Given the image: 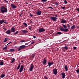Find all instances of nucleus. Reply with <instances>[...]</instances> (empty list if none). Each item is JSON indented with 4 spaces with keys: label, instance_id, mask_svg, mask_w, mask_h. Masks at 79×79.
<instances>
[{
    "label": "nucleus",
    "instance_id": "nucleus-55",
    "mask_svg": "<svg viewBox=\"0 0 79 79\" xmlns=\"http://www.w3.org/2000/svg\"><path fill=\"white\" fill-rule=\"evenodd\" d=\"M31 66H33V64H31Z\"/></svg>",
    "mask_w": 79,
    "mask_h": 79
},
{
    "label": "nucleus",
    "instance_id": "nucleus-5",
    "mask_svg": "<svg viewBox=\"0 0 79 79\" xmlns=\"http://www.w3.org/2000/svg\"><path fill=\"white\" fill-rule=\"evenodd\" d=\"M50 19L51 20H52V21H56L58 19V18L54 16H52L50 17Z\"/></svg>",
    "mask_w": 79,
    "mask_h": 79
},
{
    "label": "nucleus",
    "instance_id": "nucleus-38",
    "mask_svg": "<svg viewBox=\"0 0 79 79\" xmlns=\"http://www.w3.org/2000/svg\"><path fill=\"white\" fill-rule=\"evenodd\" d=\"M33 55L34 54H33V55L31 56V58H34V57L35 56V55Z\"/></svg>",
    "mask_w": 79,
    "mask_h": 79
},
{
    "label": "nucleus",
    "instance_id": "nucleus-32",
    "mask_svg": "<svg viewBox=\"0 0 79 79\" xmlns=\"http://www.w3.org/2000/svg\"><path fill=\"white\" fill-rule=\"evenodd\" d=\"M7 40H8L7 38H5V40H4V42H6V41H7Z\"/></svg>",
    "mask_w": 79,
    "mask_h": 79
},
{
    "label": "nucleus",
    "instance_id": "nucleus-4",
    "mask_svg": "<svg viewBox=\"0 0 79 79\" xmlns=\"http://www.w3.org/2000/svg\"><path fill=\"white\" fill-rule=\"evenodd\" d=\"M39 31L40 33H41V32H44L45 31V29L43 27H42L39 29Z\"/></svg>",
    "mask_w": 79,
    "mask_h": 79
},
{
    "label": "nucleus",
    "instance_id": "nucleus-18",
    "mask_svg": "<svg viewBox=\"0 0 79 79\" xmlns=\"http://www.w3.org/2000/svg\"><path fill=\"white\" fill-rule=\"evenodd\" d=\"M21 31L22 32H23V33H24V34H26L27 32H28V31L27 30H22Z\"/></svg>",
    "mask_w": 79,
    "mask_h": 79
},
{
    "label": "nucleus",
    "instance_id": "nucleus-61",
    "mask_svg": "<svg viewBox=\"0 0 79 79\" xmlns=\"http://www.w3.org/2000/svg\"><path fill=\"white\" fill-rule=\"evenodd\" d=\"M22 61L23 62V61Z\"/></svg>",
    "mask_w": 79,
    "mask_h": 79
},
{
    "label": "nucleus",
    "instance_id": "nucleus-43",
    "mask_svg": "<svg viewBox=\"0 0 79 79\" xmlns=\"http://www.w3.org/2000/svg\"><path fill=\"white\" fill-rule=\"evenodd\" d=\"M4 23H5V24H8V23H6V21L4 22Z\"/></svg>",
    "mask_w": 79,
    "mask_h": 79
},
{
    "label": "nucleus",
    "instance_id": "nucleus-42",
    "mask_svg": "<svg viewBox=\"0 0 79 79\" xmlns=\"http://www.w3.org/2000/svg\"><path fill=\"white\" fill-rule=\"evenodd\" d=\"M44 78H45V79H48V78L47 77V76H44Z\"/></svg>",
    "mask_w": 79,
    "mask_h": 79
},
{
    "label": "nucleus",
    "instance_id": "nucleus-2",
    "mask_svg": "<svg viewBox=\"0 0 79 79\" xmlns=\"http://www.w3.org/2000/svg\"><path fill=\"white\" fill-rule=\"evenodd\" d=\"M0 10L2 13H6L8 11L7 8H5L4 6H2L1 7Z\"/></svg>",
    "mask_w": 79,
    "mask_h": 79
},
{
    "label": "nucleus",
    "instance_id": "nucleus-59",
    "mask_svg": "<svg viewBox=\"0 0 79 79\" xmlns=\"http://www.w3.org/2000/svg\"><path fill=\"white\" fill-rule=\"evenodd\" d=\"M4 22H5L6 21V20H4Z\"/></svg>",
    "mask_w": 79,
    "mask_h": 79
},
{
    "label": "nucleus",
    "instance_id": "nucleus-37",
    "mask_svg": "<svg viewBox=\"0 0 79 79\" xmlns=\"http://www.w3.org/2000/svg\"><path fill=\"white\" fill-rule=\"evenodd\" d=\"M55 5H56V6H58V5H59V4H58V3L57 2H56Z\"/></svg>",
    "mask_w": 79,
    "mask_h": 79
},
{
    "label": "nucleus",
    "instance_id": "nucleus-34",
    "mask_svg": "<svg viewBox=\"0 0 79 79\" xmlns=\"http://www.w3.org/2000/svg\"><path fill=\"white\" fill-rule=\"evenodd\" d=\"M76 72L77 73V74H79V69H78L76 70Z\"/></svg>",
    "mask_w": 79,
    "mask_h": 79
},
{
    "label": "nucleus",
    "instance_id": "nucleus-15",
    "mask_svg": "<svg viewBox=\"0 0 79 79\" xmlns=\"http://www.w3.org/2000/svg\"><path fill=\"white\" fill-rule=\"evenodd\" d=\"M76 28V26L73 25L72 26L71 28H70V30H74V29Z\"/></svg>",
    "mask_w": 79,
    "mask_h": 79
},
{
    "label": "nucleus",
    "instance_id": "nucleus-30",
    "mask_svg": "<svg viewBox=\"0 0 79 79\" xmlns=\"http://www.w3.org/2000/svg\"><path fill=\"white\" fill-rule=\"evenodd\" d=\"M67 27L68 28H69L71 27V25L69 24L67 25Z\"/></svg>",
    "mask_w": 79,
    "mask_h": 79
},
{
    "label": "nucleus",
    "instance_id": "nucleus-10",
    "mask_svg": "<svg viewBox=\"0 0 79 79\" xmlns=\"http://www.w3.org/2000/svg\"><path fill=\"white\" fill-rule=\"evenodd\" d=\"M11 7L12 8H13V9H16V7H17V6H15V5L14 4H11Z\"/></svg>",
    "mask_w": 79,
    "mask_h": 79
},
{
    "label": "nucleus",
    "instance_id": "nucleus-27",
    "mask_svg": "<svg viewBox=\"0 0 79 79\" xmlns=\"http://www.w3.org/2000/svg\"><path fill=\"white\" fill-rule=\"evenodd\" d=\"M23 24L25 25V27H27V26H28L27 24V23H23Z\"/></svg>",
    "mask_w": 79,
    "mask_h": 79
},
{
    "label": "nucleus",
    "instance_id": "nucleus-26",
    "mask_svg": "<svg viewBox=\"0 0 79 79\" xmlns=\"http://www.w3.org/2000/svg\"><path fill=\"white\" fill-rule=\"evenodd\" d=\"M21 66V64H19V65L18 66L17 68V70H18L19 69V68H20V66Z\"/></svg>",
    "mask_w": 79,
    "mask_h": 79
},
{
    "label": "nucleus",
    "instance_id": "nucleus-7",
    "mask_svg": "<svg viewBox=\"0 0 79 79\" xmlns=\"http://www.w3.org/2000/svg\"><path fill=\"white\" fill-rule=\"evenodd\" d=\"M42 62L43 65H47V60L46 59L43 60Z\"/></svg>",
    "mask_w": 79,
    "mask_h": 79
},
{
    "label": "nucleus",
    "instance_id": "nucleus-33",
    "mask_svg": "<svg viewBox=\"0 0 79 79\" xmlns=\"http://www.w3.org/2000/svg\"><path fill=\"white\" fill-rule=\"evenodd\" d=\"M20 42H21V43H23V42H26V41L25 40H20Z\"/></svg>",
    "mask_w": 79,
    "mask_h": 79
},
{
    "label": "nucleus",
    "instance_id": "nucleus-14",
    "mask_svg": "<svg viewBox=\"0 0 79 79\" xmlns=\"http://www.w3.org/2000/svg\"><path fill=\"white\" fill-rule=\"evenodd\" d=\"M66 77V75H65V73H62V77L63 79H64Z\"/></svg>",
    "mask_w": 79,
    "mask_h": 79
},
{
    "label": "nucleus",
    "instance_id": "nucleus-60",
    "mask_svg": "<svg viewBox=\"0 0 79 79\" xmlns=\"http://www.w3.org/2000/svg\"><path fill=\"white\" fill-rule=\"evenodd\" d=\"M27 4H28V3L27 2H26Z\"/></svg>",
    "mask_w": 79,
    "mask_h": 79
},
{
    "label": "nucleus",
    "instance_id": "nucleus-57",
    "mask_svg": "<svg viewBox=\"0 0 79 79\" xmlns=\"http://www.w3.org/2000/svg\"><path fill=\"white\" fill-rule=\"evenodd\" d=\"M55 16H56V17H57V15H55Z\"/></svg>",
    "mask_w": 79,
    "mask_h": 79
},
{
    "label": "nucleus",
    "instance_id": "nucleus-3",
    "mask_svg": "<svg viewBox=\"0 0 79 79\" xmlns=\"http://www.w3.org/2000/svg\"><path fill=\"white\" fill-rule=\"evenodd\" d=\"M25 48H26V46L25 45H23L19 47V48H18L19 49L18 50V51L19 52V51H20L21 49H24Z\"/></svg>",
    "mask_w": 79,
    "mask_h": 79
},
{
    "label": "nucleus",
    "instance_id": "nucleus-53",
    "mask_svg": "<svg viewBox=\"0 0 79 79\" xmlns=\"http://www.w3.org/2000/svg\"><path fill=\"white\" fill-rule=\"evenodd\" d=\"M23 69H24V71H26V70L25 68Z\"/></svg>",
    "mask_w": 79,
    "mask_h": 79
},
{
    "label": "nucleus",
    "instance_id": "nucleus-51",
    "mask_svg": "<svg viewBox=\"0 0 79 79\" xmlns=\"http://www.w3.org/2000/svg\"><path fill=\"white\" fill-rule=\"evenodd\" d=\"M25 45H28V43H27L26 44H25Z\"/></svg>",
    "mask_w": 79,
    "mask_h": 79
},
{
    "label": "nucleus",
    "instance_id": "nucleus-36",
    "mask_svg": "<svg viewBox=\"0 0 79 79\" xmlns=\"http://www.w3.org/2000/svg\"><path fill=\"white\" fill-rule=\"evenodd\" d=\"M42 1L43 2H47V0H42Z\"/></svg>",
    "mask_w": 79,
    "mask_h": 79
},
{
    "label": "nucleus",
    "instance_id": "nucleus-16",
    "mask_svg": "<svg viewBox=\"0 0 79 79\" xmlns=\"http://www.w3.org/2000/svg\"><path fill=\"white\" fill-rule=\"evenodd\" d=\"M60 23H67V21H66V20L64 19L62 20L60 22Z\"/></svg>",
    "mask_w": 79,
    "mask_h": 79
},
{
    "label": "nucleus",
    "instance_id": "nucleus-13",
    "mask_svg": "<svg viewBox=\"0 0 79 79\" xmlns=\"http://www.w3.org/2000/svg\"><path fill=\"white\" fill-rule=\"evenodd\" d=\"M36 13L37 15H40L41 13H42V12L40 10H38Z\"/></svg>",
    "mask_w": 79,
    "mask_h": 79
},
{
    "label": "nucleus",
    "instance_id": "nucleus-6",
    "mask_svg": "<svg viewBox=\"0 0 79 79\" xmlns=\"http://www.w3.org/2000/svg\"><path fill=\"white\" fill-rule=\"evenodd\" d=\"M23 69H24V65H22L21 66L19 69V71L20 73H21L23 71Z\"/></svg>",
    "mask_w": 79,
    "mask_h": 79
},
{
    "label": "nucleus",
    "instance_id": "nucleus-41",
    "mask_svg": "<svg viewBox=\"0 0 79 79\" xmlns=\"http://www.w3.org/2000/svg\"><path fill=\"white\" fill-rule=\"evenodd\" d=\"M61 8L62 9H65V8H66V7H61Z\"/></svg>",
    "mask_w": 79,
    "mask_h": 79
},
{
    "label": "nucleus",
    "instance_id": "nucleus-21",
    "mask_svg": "<svg viewBox=\"0 0 79 79\" xmlns=\"http://www.w3.org/2000/svg\"><path fill=\"white\" fill-rule=\"evenodd\" d=\"M3 64H4V62L3 61H1L0 62V66H3Z\"/></svg>",
    "mask_w": 79,
    "mask_h": 79
},
{
    "label": "nucleus",
    "instance_id": "nucleus-24",
    "mask_svg": "<svg viewBox=\"0 0 79 79\" xmlns=\"http://www.w3.org/2000/svg\"><path fill=\"white\" fill-rule=\"evenodd\" d=\"M64 49H68V47L66 45H65L64 46Z\"/></svg>",
    "mask_w": 79,
    "mask_h": 79
},
{
    "label": "nucleus",
    "instance_id": "nucleus-45",
    "mask_svg": "<svg viewBox=\"0 0 79 79\" xmlns=\"http://www.w3.org/2000/svg\"><path fill=\"white\" fill-rule=\"evenodd\" d=\"M32 28V27H30L29 28V30H31V29Z\"/></svg>",
    "mask_w": 79,
    "mask_h": 79
},
{
    "label": "nucleus",
    "instance_id": "nucleus-46",
    "mask_svg": "<svg viewBox=\"0 0 79 79\" xmlns=\"http://www.w3.org/2000/svg\"><path fill=\"white\" fill-rule=\"evenodd\" d=\"M73 48H74V49L75 50V49H77V47H73Z\"/></svg>",
    "mask_w": 79,
    "mask_h": 79
},
{
    "label": "nucleus",
    "instance_id": "nucleus-25",
    "mask_svg": "<svg viewBox=\"0 0 79 79\" xmlns=\"http://www.w3.org/2000/svg\"><path fill=\"white\" fill-rule=\"evenodd\" d=\"M7 49H8V48H7V46L4 47L3 48V50H7Z\"/></svg>",
    "mask_w": 79,
    "mask_h": 79
},
{
    "label": "nucleus",
    "instance_id": "nucleus-8",
    "mask_svg": "<svg viewBox=\"0 0 79 79\" xmlns=\"http://www.w3.org/2000/svg\"><path fill=\"white\" fill-rule=\"evenodd\" d=\"M53 72L54 73V74L55 75H56L57 73H58V71H57V69H54L53 70Z\"/></svg>",
    "mask_w": 79,
    "mask_h": 79
},
{
    "label": "nucleus",
    "instance_id": "nucleus-11",
    "mask_svg": "<svg viewBox=\"0 0 79 79\" xmlns=\"http://www.w3.org/2000/svg\"><path fill=\"white\" fill-rule=\"evenodd\" d=\"M54 63L53 62H48V66L49 67H50V66L54 64Z\"/></svg>",
    "mask_w": 79,
    "mask_h": 79
},
{
    "label": "nucleus",
    "instance_id": "nucleus-31",
    "mask_svg": "<svg viewBox=\"0 0 79 79\" xmlns=\"http://www.w3.org/2000/svg\"><path fill=\"white\" fill-rule=\"evenodd\" d=\"M57 34H62V33L60 31H58L57 33Z\"/></svg>",
    "mask_w": 79,
    "mask_h": 79
},
{
    "label": "nucleus",
    "instance_id": "nucleus-49",
    "mask_svg": "<svg viewBox=\"0 0 79 79\" xmlns=\"http://www.w3.org/2000/svg\"><path fill=\"white\" fill-rule=\"evenodd\" d=\"M77 11H78V12H79V8H77Z\"/></svg>",
    "mask_w": 79,
    "mask_h": 79
},
{
    "label": "nucleus",
    "instance_id": "nucleus-9",
    "mask_svg": "<svg viewBox=\"0 0 79 79\" xmlns=\"http://www.w3.org/2000/svg\"><path fill=\"white\" fill-rule=\"evenodd\" d=\"M16 31V29L15 27H12L10 30V32H15Z\"/></svg>",
    "mask_w": 79,
    "mask_h": 79
},
{
    "label": "nucleus",
    "instance_id": "nucleus-40",
    "mask_svg": "<svg viewBox=\"0 0 79 79\" xmlns=\"http://www.w3.org/2000/svg\"><path fill=\"white\" fill-rule=\"evenodd\" d=\"M29 16L30 17H32L33 15H32V14H31V13H30V14L29 15Z\"/></svg>",
    "mask_w": 79,
    "mask_h": 79
},
{
    "label": "nucleus",
    "instance_id": "nucleus-44",
    "mask_svg": "<svg viewBox=\"0 0 79 79\" xmlns=\"http://www.w3.org/2000/svg\"><path fill=\"white\" fill-rule=\"evenodd\" d=\"M34 43H35V42H34V41H32V42L31 43V44H34Z\"/></svg>",
    "mask_w": 79,
    "mask_h": 79
},
{
    "label": "nucleus",
    "instance_id": "nucleus-29",
    "mask_svg": "<svg viewBox=\"0 0 79 79\" xmlns=\"http://www.w3.org/2000/svg\"><path fill=\"white\" fill-rule=\"evenodd\" d=\"M15 59H13L11 61V63H15Z\"/></svg>",
    "mask_w": 79,
    "mask_h": 79
},
{
    "label": "nucleus",
    "instance_id": "nucleus-35",
    "mask_svg": "<svg viewBox=\"0 0 79 79\" xmlns=\"http://www.w3.org/2000/svg\"><path fill=\"white\" fill-rule=\"evenodd\" d=\"M64 3H65V4H67V1H66V0H65L64 1Z\"/></svg>",
    "mask_w": 79,
    "mask_h": 79
},
{
    "label": "nucleus",
    "instance_id": "nucleus-56",
    "mask_svg": "<svg viewBox=\"0 0 79 79\" xmlns=\"http://www.w3.org/2000/svg\"><path fill=\"white\" fill-rule=\"evenodd\" d=\"M70 21H73V20H72V19H71V20H70Z\"/></svg>",
    "mask_w": 79,
    "mask_h": 79
},
{
    "label": "nucleus",
    "instance_id": "nucleus-19",
    "mask_svg": "<svg viewBox=\"0 0 79 79\" xmlns=\"http://www.w3.org/2000/svg\"><path fill=\"white\" fill-rule=\"evenodd\" d=\"M64 69L66 71H68V66L67 65H64Z\"/></svg>",
    "mask_w": 79,
    "mask_h": 79
},
{
    "label": "nucleus",
    "instance_id": "nucleus-39",
    "mask_svg": "<svg viewBox=\"0 0 79 79\" xmlns=\"http://www.w3.org/2000/svg\"><path fill=\"white\" fill-rule=\"evenodd\" d=\"M4 2H6L8 4H9V3H8V2L6 0H4Z\"/></svg>",
    "mask_w": 79,
    "mask_h": 79
},
{
    "label": "nucleus",
    "instance_id": "nucleus-54",
    "mask_svg": "<svg viewBox=\"0 0 79 79\" xmlns=\"http://www.w3.org/2000/svg\"><path fill=\"white\" fill-rule=\"evenodd\" d=\"M32 23V22L31 21L30 22V23Z\"/></svg>",
    "mask_w": 79,
    "mask_h": 79
},
{
    "label": "nucleus",
    "instance_id": "nucleus-22",
    "mask_svg": "<svg viewBox=\"0 0 79 79\" xmlns=\"http://www.w3.org/2000/svg\"><path fill=\"white\" fill-rule=\"evenodd\" d=\"M5 74H2L0 76V77H1V78H3V77H5Z\"/></svg>",
    "mask_w": 79,
    "mask_h": 79
},
{
    "label": "nucleus",
    "instance_id": "nucleus-52",
    "mask_svg": "<svg viewBox=\"0 0 79 79\" xmlns=\"http://www.w3.org/2000/svg\"><path fill=\"white\" fill-rule=\"evenodd\" d=\"M49 8H51V9H52V7H49Z\"/></svg>",
    "mask_w": 79,
    "mask_h": 79
},
{
    "label": "nucleus",
    "instance_id": "nucleus-28",
    "mask_svg": "<svg viewBox=\"0 0 79 79\" xmlns=\"http://www.w3.org/2000/svg\"><path fill=\"white\" fill-rule=\"evenodd\" d=\"M19 33V31H17L15 33H14V35H16V34H18Z\"/></svg>",
    "mask_w": 79,
    "mask_h": 79
},
{
    "label": "nucleus",
    "instance_id": "nucleus-1",
    "mask_svg": "<svg viewBox=\"0 0 79 79\" xmlns=\"http://www.w3.org/2000/svg\"><path fill=\"white\" fill-rule=\"evenodd\" d=\"M62 26H63L64 28L63 27H62L59 29L61 31H64V32H67L69 31V29H68V28H67V25H63Z\"/></svg>",
    "mask_w": 79,
    "mask_h": 79
},
{
    "label": "nucleus",
    "instance_id": "nucleus-48",
    "mask_svg": "<svg viewBox=\"0 0 79 79\" xmlns=\"http://www.w3.org/2000/svg\"><path fill=\"white\" fill-rule=\"evenodd\" d=\"M11 43H12V42H10L9 43L7 44V45H9V44H11Z\"/></svg>",
    "mask_w": 79,
    "mask_h": 79
},
{
    "label": "nucleus",
    "instance_id": "nucleus-12",
    "mask_svg": "<svg viewBox=\"0 0 79 79\" xmlns=\"http://www.w3.org/2000/svg\"><path fill=\"white\" fill-rule=\"evenodd\" d=\"M34 68V65H31L30 66V67L29 69V71H32V70Z\"/></svg>",
    "mask_w": 79,
    "mask_h": 79
},
{
    "label": "nucleus",
    "instance_id": "nucleus-23",
    "mask_svg": "<svg viewBox=\"0 0 79 79\" xmlns=\"http://www.w3.org/2000/svg\"><path fill=\"white\" fill-rule=\"evenodd\" d=\"M9 51H10V52H14L15 51V49H10Z\"/></svg>",
    "mask_w": 79,
    "mask_h": 79
},
{
    "label": "nucleus",
    "instance_id": "nucleus-50",
    "mask_svg": "<svg viewBox=\"0 0 79 79\" xmlns=\"http://www.w3.org/2000/svg\"><path fill=\"white\" fill-rule=\"evenodd\" d=\"M33 37L34 39H35V38H36V37L35 36H33Z\"/></svg>",
    "mask_w": 79,
    "mask_h": 79
},
{
    "label": "nucleus",
    "instance_id": "nucleus-47",
    "mask_svg": "<svg viewBox=\"0 0 79 79\" xmlns=\"http://www.w3.org/2000/svg\"><path fill=\"white\" fill-rule=\"evenodd\" d=\"M3 29H4L5 31H6V30H7V29L5 28H3Z\"/></svg>",
    "mask_w": 79,
    "mask_h": 79
},
{
    "label": "nucleus",
    "instance_id": "nucleus-58",
    "mask_svg": "<svg viewBox=\"0 0 79 79\" xmlns=\"http://www.w3.org/2000/svg\"><path fill=\"white\" fill-rule=\"evenodd\" d=\"M51 9H53V8H52V7H51Z\"/></svg>",
    "mask_w": 79,
    "mask_h": 79
},
{
    "label": "nucleus",
    "instance_id": "nucleus-17",
    "mask_svg": "<svg viewBox=\"0 0 79 79\" xmlns=\"http://www.w3.org/2000/svg\"><path fill=\"white\" fill-rule=\"evenodd\" d=\"M6 34H10V33H11V31H10V30H8L6 31Z\"/></svg>",
    "mask_w": 79,
    "mask_h": 79
},
{
    "label": "nucleus",
    "instance_id": "nucleus-20",
    "mask_svg": "<svg viewBox=\"0 0 79 79\" xmlns=\"http://www.w3.org/2000/svg\"><path fill=\"white\" fill-rule=\"evenodd\" d=\"M3 23H4V20H0V24H3Z\"/></svg>",
    "mask_w": 79,
    "mask_h": 79
}]
</instances>
